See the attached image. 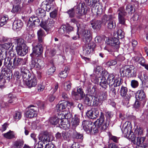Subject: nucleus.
<instances>
[{
	"mask_svg": "<svg viewBox=\"0 0 148 148\" xmlns=\"http://www.w3.org/2000/svg\"><path fill=\"white\" fill-rule=\"evenodd\" d=\"M105 116L106 118V122L104 123L105 117L104 114L102 112H101L99 118L95 122L96 125H98L99 128L101 131H105L108 125L112 126L113 125V123L111 122L110 119L113 116L112 112H107L106 113Z\"/></svg>",
	"mask_w": 148,
	"mask_h": 148,
	"instance_id": "obj_1",
	"label": "nucleus"
},
{
	"mask_svg": "<svg viewBox=\"0 0 148 148\" xmlns=\"http://www.w3.org/2000/svg\"><path fill=\"white\" fill-rule=\"evenodd\" d=\"M40 140L35 145L34 148H42L43 147L42 142L44 144L47 142H50L53 139V136L47 132H44L43 134H40L38 136Z\"/></svg>",
	"mask_w": 148,
	"mask_h": 148,
	"instance_id": "obj_2",
	"label": "nucleus"
},
{
	"mask_svg": "<svg viewBox=\"0 0 148 148\" xmlns=\"http://www.w3.org/2000/svg\"><path fill=\"white\" fill-rule=\"evenodd\" d=\"M115 16L114 14L109 15L104 14L102 18L103 22L105 23H107V28L110 30H112L114 29L116 26V23L114 19Z\"/></svg>",
	"mask_w": 148,
	"mask_h": 148,
	"instance_id": "obj_3",
	"label": "nucleus"
},
{
	"mask_svg": "<svg viewBox=\"0 0 148 148\" xmlns=\"http://www.w3.org/2000/svg\"><path fill=\"white\" fill-rule=\"evenodd\" d=\"M128 88L127 87L122 86L121 87L119 93L121 97H123L124 100L123 103L127 107L130 106V102L131 100L132 96L130 94L127 93Z\"/></svg>",
	"mask_w": 148,
	"mask_h": 148,
	"instance_id": "obj_4",
	"label": "nucleus"
},
{
	"mask_svg": "<svg viewBox=\"0 0 148 148\" xmlns=\"http://www.w3.org/2000/svg\"><path fill=\"white\" fill-rule=\"evenodd\" d=\"M30 66L32 69L34 68L39 70L42 69L44 66L43 61L38 58H32Z\"/></svg>",
	"mask_w": 148,
	"mask_h": 148,
	"instance_id": "obj_5",
	"label": "nucleus"
},
{
	"mask_svg": "<svg viewBox=\"0 0 148 148\" xmlns=\"http://www.w3.org/2000/svg\"><path fill=\"white\" fill-rule=\"evenodd\" d=\"M109 86L113 85L114 86H119L122 83V79L119 77L115 78L114 75L112 73L109 74L106 79Z\"/></svg>",
	"mask_w": 148,
	"mask_h": 148,
	"instance_id": "obj_6",
	"label": "nucleus"
},
{
	"mask_svg": "<svg viewBox=\"0 0 148 148\" xmlns=\"http://www.w3.org/2000/svg\"><path fill=\"white\" fill-rule=\"evenodd\" d=\"M129 127L127 126L124 128L123 129H122V132L125 136L131 140L133 144L136 143V136L133 133L131 132L130 129H129Z\"/></svg>",
	"mask_w": 148,
	"mask_h": 148,
	"instance_id": "obj_7",
	"label": "nucleus"
},
{
	"mask_svg": "<svg viewBox=\"0 0 148 148\" xmlns=\"http://www.w3.org/2000/svg\"><path fill=\"white\" fill-rule=\"evenodd\" d=\"M21 75L24 81H26L27 79H30L32 75L28 69L27 66H22L21 67Z\"/></svg>",
	"mask_w": 148,
	"mask_h": 148,
	"instance_id": "obj_8",
	"label": "nucleus"
},
{
	"mask_svg": "<svg viewBox=\"0 0 148 148\" xmlns=\"http://www.w3.org/2000/svg\"><path fill=\"white\" fill-rule=\"evenodd\" d=\"M64 113H61L58 114L57 117V119H58L60 123V125H61V127L63 128L65 130H68L69 129L70 125L69 123H67L66 124L65 122H64V120H65V117L64 115Z\"/></svg>",
	"mask_w": 148,
	"mask_h": 148,
	"instance_id": "obj_9",
	"label": "nucleus"
},
{
	"mask_svg": "<svg viewBox=\"0 0 148 148\" xmlns=\"http://www.w3.org/2000/svg\"><path fill=\"white\" fill-rule=\"evenodd\" d=\"M119 23L123 25H125V18L127 15V13L122 8H120L117 11Z\"/></svg>",
	"mask_w": 148,
	"mask_h": 148,
	"instance_id": "obj_10",
	"label": "nucleus"
},
{
	"mask_svg": "<svg viewBox=\"0 0 148 148\" xmlns=\"http://www.w3.org/2000/svg\"><path fill=\"white\" fill-rule=\"evenodd\" d=\"M27 59H23L22 58L15 57L13 60V66L17 67L21 65L22 66H27Z\"/></svg>",
	"mask_w": 148,
	"mask_h": 148,
	"instance_id": "obj_11",
	"label": "nucleus"
},
{
	"mask_svg": "<svg viewBox=\"0 0 148 148\" xmlns=\"http://www.w3.org/2000/svg\"><path fill=\"white\" fill-rule=\"evenodd\" d=\"M71 95L73 99L76 100H82L85 95L82 89L81 88H77V92L72 91Z\"/></svg>",
	"mask_w": 148,
	"mask_h": 148,
	"instance_id": "obj_12",
	"label": "nucleus"
},
{
	"mask_svg": "<svg viewBox=\"0 0 148 148\" xmlns=\"http://www.w3.org/2000/svg\"><path fill=\"white\" fill-rule=\"evenodd\" d=\"M54 22L53 21H49V23L47 21H41L40 25L48 33L51 32V28L54 26Z\"/></svg>",
	"mask_w": 148,
	"mask_h": 148,
	"instance_id": "obj_13",
	"label": "nucleus"
},
{
	"mask_svg": "<svg viewBox=\"0 0 148 148\" xmlns=\"http://www.w3.org/2000/svg\"><path fill=\"white\" fill-rule=\"evenodd\" d=\"M96 46L95 44L93 42H91L85 45L83 47V53L86 55L93 53Z\"/></svg>",
	"mask_w": 148,
	"mask_h": 148,
	"instance_id": "obj_14",
	"label": "nucleus"
},
{
	"mask_svg": "<svg viewBox=\"0 0 148 148\" xmlns=\"http://www.w3.org/2000/svg\"><path fill=\"white\" fill-rule=\"evenodd\" d=\"M85 3L84 2L80 3L77 5L75 10L76 14L81 16L85 14L87 12V9L86 10Z\"/></svg>",
	"mask_w": 148,
	"mask_h": 148,
	"instance_id": "obj_15",
	"label": "nucleus"
},
{
	"mask_svg": "<svg viewBox=\"0 0 148 148\" xmlns=\"http://www.w3.org/2000/svg\"><path fill=\"white\" fill-rule=\"evenodd\" d=\"M81 36L82 40L84 42L87 43L91 40V35L89 30L84 29L82 30Z\"/></svg>",
	"mask_w": 148,
	"mask_h": 148,
	"instance_id": "obj_16",
	"label": "nucleus"
},
{
	"mask_svg": "<svg viewBox=\"0 0 148 148\" xmlns=\"http://www.w3.org/2000/svg\"><path fill=\"white\" fill-rule=\"evenodd\" d=\"M40 22V20L38 17L34 16L30 17L27 23V26L32 27H34L36 25H37Z\"/></svg>",
	"mask_w": 148,
	"mask_h": 148,
	"instance_id": "obj_17",
	"label": "nucleus"
},
{
	"mask_svg": "<svg viewBox=\"0 0 148 148\" xmlns=\"http://www.w3.org/2000/svg\"><path fill=\"white\" fill-rule=\"evenodd\" d=\"M106 43L107 45L114 47L116 49L119 47V40L115 37L106 40Z\"/></svg>",
	"mask_w": 148,
	"mask_h": 148,
	"instance_id": "obj_18",
	"label": "nucleus"
},
{
	"mask_svg": "<svg viewBox=\"0 0 148 148\" xmlns=\"http://www.w3.org/2000/svg\"><path fill=\"white\" fill-rule=\"evenodd\" d=\"M93 126L92 122L87 120H84L83 121L82 124V127L84 131L88 134L90 133V131Z\"/></svg>",
	"mask_w": 148,
	"mask_h": 148,
	"instance_id": "obj_19",
	"label": "nucleus"
},
{
	"mask_svg": "<svg viewBox=\"0 0 148 148\" xmlns=\"http://www.w3.org/2000/svg\"><path fill=\"white\" fill-rule=\"evenodd\" d=\"M44 44L37 43V45L33 48V54L34 56H37V57L41 55L43 50V45Z\"/></svg>",
	"mask_w": 148,
	"mask_h": 148,
	"instance_id": "obj_20",
	"label": "nucleus"
},
{
	"mask_svg": "<svg viewBox=\"0 0 148 148\" xmlns=\"http://www.w3.org/2000/svg\"><path fill=\"white\" fill-rule=\"evenodd\" d=\"M28 110L25 113V116L27 117L32 118L37 116L35 113L36 107L33 105H30L28 106Z\"/></svg>",
	"mask_w": 148,
	"mask_h": 148,
	"instance_id": "obj_21",
	"label": "nucleus"
},
{
	"mask_svg": "<svg viewBox=\"0 0 148 148\" xmlns=\"http://www.w3.org/2000/svg\"><path fill=\"white\" fill-rule=\"evenodd\" d=\"M68 102L67 101H61L59 102L57 106L58 111L64 113L68 110L67 108Z\"/></svg>",
	"mask_w": 148,
	"mask_h": 148,
	"instance_id": "obj_22",
	"label": "nucleus"
},
{
	"mask_svg": "<svg viewBox=\"0 0 148 148\" xmlns=\"http://www.w3.org/2000/svg\"><path fill=\"white\" fill-rule=\"evenodd\" d=\"M136 97L137 100L142 101L143 106L146 102L145 94L143 90H138L136 94Z\"/></svg>",
	"mask_w": 148,
	"mask_h": 148,
	"instance_id": "obj_23",
	"label": "nucleus"
},
{
	"mask_svg": "<svg viewBox=\"0 0 148 148\" xmlns=\"http://www.w3.org/2000/svg\"><path fill=\"white\" fill-rule=\"evenodd\" d=\"M37 34L38 42L44 44V38L46 36L45 32L42 29H40L37 31Z\"/></svg>",
	"mask_w": 148,
	"mask_h": 148,
	"instance_id": "obj_24",
	"label": "nucleus"
},
{
	"mask_svg": "<svg viewBox=\"0 0 148 148\" xmlns=\"http://www.w3.org/2000/svg\"><path fill=\"white\" fill-rule=\"evenodd\" d=\"M37 84V81L36 77L33 74L30 79H27L26 81V85L29 88L35 86Z\"/></svg>",
	"mask_w": 148,
	"mask_h": 148,
	"instance_id": "obj_25",
	"label": "nucleus"
},
{
	"mask_svg": "<svg viewBox=\"0 0 148 148\" xmlns=\"http://www.w3.org/2000/svg\"><path fill=\"white\" fill-rule=\"evenodd\" d=\"M132 68V66H125L121 68L120 71L121 75L123 77L126 76L128 77Z\"/></svg>",
	"mask_w": 148,
	"mask_h": 148,
	"instance_id": "obj_26",
	"label": "nucleus"
},
{
	"mask_svg": "<svg viewBox=\"0 0 148 148\" xmlns=\"http://www.w3.org/2000/svg\"><path fill=\"white\" fill-rule=\"evenodd\" d=\"M90 23L94 29L99 30L101 27L102 23L100 20H92L90 21Z\"/></svg>",
	"mask_w": 148,
	"mask_h": 148,
	"instance_id": "obj_27",
	"label": "nucleus"
},
{
	"mask_svg": "<svg viewBox=\"0 0 148 148\" xmlns=\"http://www.w3.org/2000/svg\"><path fill=\"white\" fill-rule=\"evenodd\" d=\"M23 25V23L21 20H16L13 22L12 28L14 30L18 31L21 29Z\"/></svg>",
	"mask_w": 148,
	"mask_h": 148,
	"instance_id": "obj_28",
	"label": "nucleus"
},
{
	"mask_svg": "<svg viewBox=\"0 0 148 148\" xmlns=\"http://www.w3.org/2000/svg\"><path fill=\"white\" fill-rule=\"evenodd\" d=\"M16 50L17 54L22 56L25 55L28 52V50L26 47H24L22 46H17Z\"/></svg>",
	"mask_w": 148,
	"mask_h": 148,
	"instance_id": "obj_29",
	"label": "nucleus"
},
{
	"mask_svg": "<svg viewBox=\"0 0 148 148\" xmlns=\"http://www.w3.org/2000/svg\"><path fill=\"white\" fill-rule=\"evenodd\" d=\"M134 3H133L134 2H132L131 4H129L126 6L125 10L126 12H125L127 13V14L128 13L129 14H131L134 12V7L135 4H137V2Z\"/></svg>",
	"mask_w": 148,
	"mask_h": 148,
	"instance_id": "obj_30",
	"label": "nucleus"
},
{
	"mask_svg": "<svg viewBox=\"0 0 148 148\" xmlns=\"http://www.w3.org/2000/svg\"><path fill=\"white\" fill-rule=\"evenodd\" d=\"M136 60L140 65L144 67L145 69L148 70V64L146 63V60L143 57H137L136 58Z\"/></svg>",
	"mask_w": 148,
	"mask_h": 148,
	"instance_id": "obj_31",
	"label": "nucleus"
},
{
	"mask_svg": "<svg viewBox=\"0 0 148 148\" xmlns=\"http://www.w3.org/2000/svg\"><path fill=\"white\" fill-rule=\"evenodd\" d=\"M72 121V129L73 130H75L76 127L79 125V116L75 114L73 118Z\"/></svg>",
	"mask_w": 148,
	"mask_h": 148,
	"instance_id": "obj_32",
	"label": "nucleus"
},
{
	"mask_svg": "<svg viewBox=\"0 0 148 148\" xmlns=\"http://www.w3.org/2000/svg\"><path fill=\"white\" fill-rule=\"evenodd\" d=\"M73 137L74 139H79L82 140L84 138V135L83 134L79 132H77L75 130H73Z\"/></svg>",
	"mask_w": 148,
	"mask_h": 148,
	"instance_id": "obj_33",
	"label": "nucleus"
},
{
	"mask_svg": "<svg viewBox=\"0 0 148 148\" xmlns=\"http://www.w3.org/2000/svg\"><path fill=\"white\" fill-rule=\"evenodd\" d=\"M138 77L140 79L143 84H146L148 83V76L145 73L139 75Z\"/></svg>",
	"mask_w": 148,
	"mask_h": 148,
	"instance_id": "obj_34",
	"label": "nucleus"
},
{
	"mask_svg": "<svg viewBox=\"0 0 148 148\" xmlns=\"http://www.w3.org/2000/svg\"><path fill=\"white\" fill-rule=\"evenodd\" d=\"M69 70V68L68 66H66L64 70L61 71L58 75L59 77L61 78H66L68 74Z\"/></svg>",
	"mask_w": 148,
	"mask_h": 148,
	"instance_id": "obj_35",
	"label": "nucleus"
},
{
	"mask_svg": "<svg viewBox=\"0 0 148 148\" xmlns=\"http://www.w3.org/2000/svg\"><path fill=\"white\" fill-rule=\"evenodd\" d=\"M84 103L85 104L88 106L92 105V97L91 96L88 97V95L84 96Z\"/></svg>",
	"mask_w": 148,
	"mask_h": 148,
	"instance_id": "obj_36",
	"label": "nucleus"
},
{
	"mask_svg": "<svg viewBox=\"0 0 148 148\" xmlns=\"http://www.w3.org/2000/svg\"><path fill=\"white\" fill-rule=\"evenodd\" d=\"M96 86H93L92 88L91 89L87 88L88 93L89 96L91 97L95 96L97 94V91L96 90Z\"/></svg>",
	"mask_w": 148,
	"mask_h": 148,
	"instance_id": "obj_37",
	"label": "nucleus"
},
{
	"mask_svg": "<svg viewBox=\"0 0 148 148\" xmlns=\"http://www.w3.org/2000/svg\"><path fill=\"white\" fill-rule=\"evenodd\" d=\"M101 82L99 83V85L103 88L105 90H106L109 85V84L107 81L106 78H101Z\"/></svg>",
	"mask_w": 148,
	"mask_h": 148,
	"instance_id": "obj_38",
	"label": "nucleus"
},
{
	"mask_svg": "<svg viewBox=\"0 0 148 148\" xmlns=\"http://www.w3.org/2000/svg\"><path fill=\"white\" fill-rule=\"evenodd\" d=\"M3 136L6 138L9 139L16 138L15 134L14 132L10 130L6 133L4 134Z\"/></svg>",
	"mask_w": 148,
	"mask_h": 148,
	"instance_id": "obj_39",
	"label": "nucleus"
},
{
	"mask_svg": "<svg viewBox=\"0 0 148 148\" xmlns=\"http://www.w3.org/2000/svg\"><path fill=\"white\" fill-rule=\"evenodd\" d=\"M36 14L40 18H43L46 16V12L45 10L41 8L38 9L36 12Z\"/></svg>",
	"mask_w": 148,
	"mask_h": 148,
	"instance_id": "obj_40",
	"label": "nucleus"
},
{
	"mask_svg": "<svg viewBox=\"0 0 148 148\" xmlns=\"http://www.w3.org/2000/svg\"><path fill=\"white\" fill-rule=\"evenodd\" d=\"M92 97V105L93 106H97L100 104L101 101L98 97L95 96L91 97Z\"/></svg>",
	"mask_w": 148,
	"mask_h": 148,
	"instance_id": "obj_41",
	"label": "nucleus"
},
{
	"mask_svg": "<svg viewBox=\"0 0 148 148\" xmlns=\"http://www.w3.org/2000/svg\"><path fill=\"white\" fill-rule=\"evenodd\" d=\"M24 142L21 140H17L14 142V146L15 148H21L23 147Z\"/></svg>",
	"mask_w": 148,
	"mask_h": 148,
	"instance_id": "obj_42",
	"label": "nucleus"
},
{
	"mask_svg": "<svg viewBox=\"0 0 148 148\" xmlns=\"http://www.w3.org/2000/svg\"><path fill=\"white\" fill-rule=\"evenodd\" d=\"M49 121L51 124L53 125H55L58 124L60 126V123L58 120V119H57V117H51L49 119Z\"/></svg>",
	"mask_w": 148,
	"mask_h": 148,
	"instance_id": "obj_43",
	"label": "nucleus"
},
{
	"mask_svg": "<svg viewBox=\"0 0 148 148\" xmlns=\"http://www.w3.org/2000/svg\"><path fill=\"white\" fill-rule=\"evenodd\" d=\"M145 138L138 136L137 137L136 143L134 144L136 145H143V143L145 140Z\"/></svg>",
	"mask_w": 148,
	"mask_h": 148,
	"instance_id": "obj_44",
	"label": "nucleus"
},
{
	"mask_svg": "<svg viewBox=\"0 0 148 148\" xmlns=\"http://www.w3.org/2000/svg\"><path fill=\"white\" fill-rule=\"evenodd\" d=\"M109 86L110 93L111 94L112 96L114 97L116 95L115 88L117 86H114L113 85H111V86L110 85Z\"/></svg>",
	"mask_w": 148,
	"mask_h": 148,
	"instance_id": "obj_45",
	"label": "nucleus"
},
{
	"mask_svg": "<svg viewBox=\"0 0 148 148\" xmlns=\"http://www.w3.org/2000/svg\"><path fill=\"white\" fill-rule=\"evenodd\" d=\"M8 19V17L7 15H4L2 17L0 21V27L6 24Z\"/></svg>",
	"mask_w": 148,
	"mask_h": 148,
	"instance_id": "obj_46",
	"label": "nucleus"
},
{
	"mask_svg": "<svg viewBox=\"0 0 148 148\" xmlns=\"http://www.w3.org/2000/svg\"><path fill=\"white\" fill-rule=\"evenodd\" d=\"M24 40L22 38H18L17 39V46L26 47L24 43Z\"/></svg>",
	"mask_w": 148,
	"mask_h": 148,
	"instance_id": "obj_47",
	"label": "nucleus"
},
{
	"mask_svg": "<svg viewBox=\"0 0 148 148\" xmlns=\"http://www.w3.org/2000/svg\"><path fill=\"white\" fill-rule=\"evenodd\" d=\"M42 6H43V8H45L46 11L47 12H49L50 10H52L53 9V6L51 4H49V3H47L44 5H42Z\"/></svg>",
	"mask_w": 148,
	"mask_h": 148,
	"instance_id": "obj_48",
	"label": "nucleus"
},
{
	"mask_svg": "<svg viewBox=\"0 0 148 148\" xmlns=\"http://www.w3.org/2000/svg\"><path fill=\"white\" fill-rule=\"evenodd\" d=\"M93 108H92L90 110L88 111L86 113V114L90 118L94 119H95L94 116V115Z\"/></svg>",
	"mask_w": 148,
	"mask_h": 148,
	"instance_id": "obj_49",
	"label": "nucleus"
},
{
	"mask_svg": "<svg viewBox=\"0 0 148 148\" xmlns=\"http://www.w3.org/2000/svg\"><path fill=\"white\" fill-rule=\"evenodd\" d=\"M13 117L15 120H18L21 117V113L20 112L16 111L13 114Z\"/></svg>",
	"mask_w": 148,
	"mask_h": 148,
	"instance_id": "obj_50",
	"label": "nucleus"
},
{
	"mask_svg": "<svg viewBox=\"0 0 148 148\" xmlns=\"http://www.w3.org/2000/svg\"><path fill=\"white\" fill-rule=\"evenodd\" d=\"M71 84L69 81L65 82L64 84V88L66 91H69L71 87Z\"/></svg>",
	"mask_w": 148,
	"mask_h": 148,
	"instance_id": "obj_51",
	"label": "nucleus"
},
{
	"mask_svg": "<svg viewBox=\"0 0 148 148\" xmlns=\"http://www.w3.org/2000/svg\"><path fill=\"white\" fill-rule=\"evenodd\" d=\"M66 25H62L60 28L58 30V32L59 34L61 35L65 34L66 29Z\"/></svg>",
	"mask_w": 148,
	"mask_h": 148,
	"instance_id": "obj_52",
	"label": "nucleus"
},
{
	"mask_svg": "<svg viewBox=\"0 0 148 148\" xmlns=\"http://www.w3.org/2000/svg\"><path fill=\"white\" fill-rule=\"evenodd\" d=\"M109 138L110 140H112L114 143H118L119 138L113 136L111 134H110L109 135Z\"/></svg>",
	"mask_w": 148,
	"mask_h": 148,
	"instance_id": "obj_53",
	"label": "nucleus"
},
{
	"mask_svg": "<svg viewBox=\"0 0 148 148\" xmlns=\"http://www.w3.org/2000/svg\"><path fill=\"white\" fill-rule=\"evenodd\" d=\"M96 73L99 75V76L101 75V73L102 71H103L102 67L99 66H97L94 69Z\"/></svg>",
	"mask_w": 148,
	"mask_h": 148,
	"instance_id": "obj_54",
	"label": "nucleus"
},
{
	"mask_svg": "<svg viewBox=\"0 0 148 148\" xmlns=\"http://www.w3.org/2000/svg\"><path fill=\"white\" fill-rule=\"evenodd\" d=\"M11 43L8 42V43H6L2 45L3 47L5 50L6 52H8V50H9L11 48Z\"/></svg>",
	"mask_w": 148,
	"mask_h": 148,
	"instance_id": "obj_55",
	"label": "nucleus"
},
{
	"mask_svg": "<svg viewBox=\"0 0 148 148\" xmlns=\"http://www.w3.org/2000/svg\"><path fill=\"white\" fill-rule=\"evenodd\" d=\"M90 133L88 134L94 135L97 133L99 132V129L96 126L94 127H92L90 131Z\"/></svg>",
	"mask_w": 148,
	"mask_h": 148,
	"instance_id": "obj_56",
	"label": "nucleus"
},
{
	"mask_svg": "<svg viewBox=\"0 0 148 148\" xmlns=\"http://www.w3.org/2000/svg\"><path fill=\"white\" fill-rule=\"evenodd\" d=\"M136 75V72L134 69V66H132V68L129 73V75H128V77H135Z\"/></svg>",
	"mask_w": 148,
	"mask_h": 148,
	"instance_id": "obj_57",
	"label": "nucleus"
},
{
	"mask_svg": "<svg viewBox=\"0 0 148 148\" xmlns=\"http://www.w3.org/2000/svg\"><path fill=\"white\" fill-rule=\"evenodd\" d=\"M117 36L119 39H122L124 38V33L122 31L121 29L118 30L117 32Z\"/></svg>",
	"mask_w": 148,
	"mask_h": 148,
	"instance_id": "obj_58",
	"label": "nucleus"
},
{
	"mask_svg": "<svg viewBox=\"0 0 148 148\" xmlns=\"http://www.w3.org/2000/svg\"><path fill=\"white\" fill-rule=\"evenodd\" d=\"M56 68L54 66H52L50 68L47 72V74L48 75H52L55 71Z\"/></svg>",
	"mask_w": 148,
	"mask_h": 148,
	"instance_id": "obj_59",
	"label": "nucleus"
},
{
	"mask_svg": "<svg viewBox=\"0 0 148 148\" xmlns=\"http://www.w3.org/2000/svg\"><path fill=\"white\" fill-rule=\"evenodd\" d=\"M95 9L97 11V14L98 15L101 14L102 13L103 10L101 5H97Z\"/></svg>",
	"mask_w": 148,
	"mask_h": 148,
	"instance_id": "obj_60",
	"label": "nucleus"
},
{
	"mask_svg": "<svg viewBox=\"0 0 148 148\" xmlns=\"http://www.w3.org/2000/svg\"><path fill=\"white\" fill-rule=\"evenodd\" d=\"M117 64L116 60H110L108 62L106 63L107 66H111L115 65Z\"/></svg>",
	"mask_w": 148,
	"mask_h": 148,
	"instance_id": "obj_61",
	"label": "nucleus"
},
{
	"mask_svg": "<svg viewBox=\"0 0 148 148\" xmlns=\"http://www.w3.org/2000/svg\"><path fill=\"white\" fill-rule=\"evenodd\" d=\"M67 13L69 15L70 18H73L75 16L74 10L73 8H72L69 10L67 12Z\"/></svg>",
	"mask_w": 148,
	"mask_h": 148,
	"instance_id": "obj_62",
	"label": "nucleus"
},
{
	"mask_svg": "<svg viewBox=\"0 0 148 148\" xmlns=\"http://www.w3.org/2000/svg\"><path fill=\"white\" fill-rule=\"evenodd\" d=\"M131 85L132 88H135L137 87L138 86V83L137 80H132L131 81Z\"/></svg>",
	"mask_w": 148,
	"mask_h": 148,
	"instance_id": "obj_63",
	"label": "nucleus"
},
{
	"mask_svg": "<svg viewBox=\"0 0 148 148\" xmlns=\"http://www.w3.org/2000/svg\"><path fill=\"white\" fill-rule=\"evenodd\" d=\"M62 139L64 140H66L69 138V136L68 133L66 131H63L62 133Z\"/></svg>",
	"mask_w": 148,
	"mask_h": 148,
	"instance_id": "obj_64",
	"label": "nucleus"
}]
</instances>
